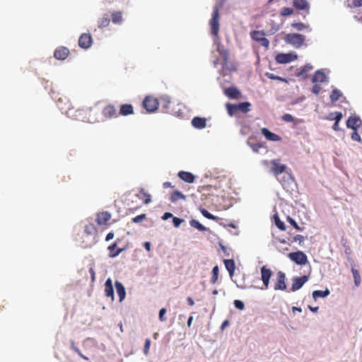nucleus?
Returning a JSON list of instances; mask_svg holds the SVG:
<instances>
[{
    "label": "nucleus",
    "mask_w": 362,
    "mask_h": 362,
    "mask_svg": "<svg viewBox=\"0 0 362 362\" xmlns=\"http://www.w3.org/2000/svg\"><path fill=\"white\" fill-rule=\"evenodd\" d=\"M209 25L211 34L217 37L219 32V8L218 6L214 7L212 16L209 21Z\"/></svg>",
    "instance_id": "f257e3e1"
},
{
    "label": "nucleus",
    "mask_w": 362,
    "mask_h": 362,
    "mask_svg": "<svg viewBox=\"0 0 362 362\" xmlns=\"http://www.w3.org/2000/svg\"><path fill=\"white\" fill-rule=\"evenodd\" d=\"M284 40L286 43L293 45L296 48L301 47L305 42V36L298 33L287 34Z\"/></svg>",
    "instance_id": "f03ea898"
},
{
    "label": "nucleus",
    "mask_w": 362,
    "mask_h": 362,
    "mask_svg": "<svg viewBox=\"0 0 362 362\" xmlns=\"http://www.w3.org/2000/svg\"><path fill=\"white\" fill-rule=\"evenodd\" d=\"M142 105L146 112L151 113L157 110L159 101L157 98L152 96H146L143 100Z\"/></svg>",
    "instance_id": "7ed1b4c3"
},
{
    "label": "nucleus",
    "mask_w": 362,
    "mask_h": 362,
    "mask_svg": "<svg viewBox=\"0 0 362 362\" xmlns=\"http://www.w3.org/2000/svg\"><path fill=\"white\" fill-rule=\"evenodd\" d=\"M264 35L265 33L262 30H253L250 33V36L252 40L258 42L260 45L266 49H268L269 46V40L266 38Z\"/></svg>",
    "instance_id": "20e7f679"
},
{
    "label": "nucleus",
    "mask_w": 362,
    "mask_h": 362,
    "mask_svg": "<svg viewBox=\"0 0 362 362\" xmlns=\"http://www.w3.org/2000/svg\"><path fill=\"white\" fill-rule=\"evenodd\" d=\"M290 259L297 264L304 265L308 263V257L302 251H297L288 254Z\"/></svg>",
    "instance_id": "39448f33"
},
{
    "label": "nucleus",
    "mask_w": 362,
    "mask_h": 362,
    "mask_svg": "<svg viewBox=\"0 0 362 362\" xmlns=\"http://www.w3.org/2000/svg\"><path fill=\"white\" fill-rule=\"evenodd\" d=\"M274 289L275 291H285L286 289V274L281 271L276 273V280L274 283Z\"/></svg>",
    "instance_id": "423d86ee"
},
{
    "label": "nucleus",
    "mask_w": 362,
    "mask_h": 362,
    "mask_svg": "<svg viewBox=\"0 0 362 362\" xmlns=\"http://www.w3.org/2000/svg\"><path fill=\"white\" fill-rule=\"evenodd\" d=\"M272 276V272L266 266L261 267V279L262 281L264 287L262 289H267L269 285V281Z\"/></svg>",
    "instance_id": "0eeeda50"
},
{
    "label": "nucleus",
    "mask_w": 362,
    "mask_h": 362,
    "mask_svg": "<svg viewBox=\"0 0 362 362\" xmlns=\"http://www.w3.org/2000/svg\"><path fill=\"white\" fill-rule=\"evenodd\" d=\"M270 163L272 165L271 172L276 177L284 173L286 169V165L284 164H281L279 160L277 159L272 160Z\"/></svg>",
    "instance_id": "6e6552de"
},
{
    "label": "nucleus",
    "mask_w": 362,
    "mask_h": 362,
    "mask_svg": "<svg viewBox=\"0 0 362 362\" xmlns=\"http://www.w3.org/2000/svg\"><path fill=\"white\" fill-rule=\"evenodd\" d=\"M93 43V38L90 33H83L78 39V45L83 49L89 48Z\"/></svg>",
    "instance_id": "1a4fd4ad"
},
{
    "label": "nucleus",
    "mask_w": 362,
    "mask_h": 362,
    "mask_svg": "<svg viewBox=\"0 0 362 362\" xmlns=\"http://www.w3.org/2000/svg\"><path fill=\"white\" fill-rule=\"evenodd\" d=\"M103 116L105 119H111L117 116V110L113 105L109 104L104 107L102 110Z\"/></svg>",
    "instance_id": "9d476101"
},
{
    "label": "nucleus",
    "mask_w": 362,
    "mask_h": 362,
    "mask_svg": "<svg viewBox=\"0 0 362 362\" xmlns=\"http://www.w3.org/2000/svg\"><path fill=\"white\" fill-rule=\"evenodd\" d=\"M308 279L309 276L307 275L294 278L291 285V290L293 291H296L300 289L303 286V284L308 281Z\"/></svg>",
    "instance_id": "9b49d317"
},
{
    "label": "nucleus",
    "mask_w": 362,
    "mask_h": 362,
    "mask_svg": "<svg viewBox=\"0 0 362 362\" xmlns=\"http://www.w3.org/2000/svg\"><path fill=\"white\" fill-rule=\"evenodd\" d=\"M297 59V55L293 54H279L276 57V61L279 64H286Z\"/></svg>",
    "instance_id": "f8f14e48"
},
{
    "label": "nucleus",
    "mask_w": 362,
    "mask_h": 362,
    "mask_svg": "<svg viewBox=\"0 0 362 362\" xmlns=\"http://www.w3.org/2000/svg\"><path fill=\"white\" fill-rule=\"evenodd\" d=\"M69 54V50L65 47H57L54 53V57L59 60H64Z\"/></svg>",
    "instance_id": "ddd939ff"
},
{
    "label": "nucleus",
    "mask_w": 362,
    "mask_h": 362,
    "mask_svg": "<svg viewBox=\"0 0 362 362\" xmlns=\"http://www.w3.org/2000/svg\"><path fill=\"white\" fill-rule=\"evenodd\" d=\"M229 58V52L228 51L222 52L221 54H219V57L216 58L213 64L214 66H216L218 64H221L223 67L227 66Z\"/></svg>",
    "instance_id": "4468645a"
},
{
    "label": "nucleus",
    "mask_w": 362,
    "mask_h": 362,
    "mask_svg": "<svg viewBox=\"0 0 362 362\" xmlns=\"http://www.w3.org/2000/svg\"><path fill=\"white\" fill-rule=\"evenodd\" d=\"M111 214L107 211H103L98 213L97 215V223L100 226L106 225L107 223L110 220Z\"/></svg>",
    "instance_id": "2eb2a0df"
},
{
    "label": "nucleus",
    "mask_w": 362,
    "mask_h": 362,
    "mask_svg": "<svg viewBox=\"0 0 362 362\" xmlns=\"http://www.w3.org/2000/svg\"><path fill=\"white\" fill-rule=\"evenodd\" d=\"M119 240H117L115 243H113L112 245L108 246L107 250H109V257L114 258L119 255L122 251L124 250V248H118L117 247V243Z\"/></svg>",
    "instance_id": "dca6fc26"
},
{
    "label": "nucleus",
    "mask_w": 362,
    "mask_h": 362,
    "mask_svg": "<svg viewBox=\"0 0 362 362\" xmlns=\"http://www.w3.org/2000/svg\"><path fill=\"white\" fill-rule=\"evenodd\" d=\"M293 6L297 9L300 11H309L310 4L307 0H293Z\"/></svg>",
    "instance_id": "f3484780"
},
{
    "label": "nucleus",
    "mask_w": 362,
    "mask_h": 362,
    "mask_svg": "<svg viewBox=\"0 0 362 362\" xmlns=\"http://www.w3.org/2000/svg\"><path fill=\"white\" fill-rule=\"evenodd\" d=\"M261 132L265 136V138L269 141H279L281 139L279 135L271 132L268 129H267L265 127H264L261 129Z\"/></svg>",
    "instance_id": "a211bd4d"
},
{
    "label": "nucleus",
    "mask_w": 362,
    "mask_h": 362,
    "mask_svg": "<svg viewBox=\"0 0 362 362\" xmlns=\"http://www.w3.org/2000/svg\"><path fill=\"white\" fill-rule=\"evenodd\" d=\"M105 294L107 297L114 300V289L111 279H107L105 283Z\"/></svg>",
    "instance_id": "6ab92c4d"
},
{
    "label": "nucleus",
    "mask_w": 362,
    "mask_h": 362,
    "mask_svg": "<svg viewBox=\"0 0 362 362\" xmlns=\"http://www.w3.org/2000/svg\"><path fill=\"white\" fill-rule=\"evenodd\" d=\"M178 177L187 183H193L195 180V177L192 173L186 171H180L178 173Z\"/></svg>",
    "instance_id": "aec40b11"
},
{
    "label": "nucleus",
    "mask_w": 362,
    "mask_h": 362,
    "mask_svg": "<svg viewBox=\"0 0 362 362\" xmlns=\"http://www.w3.org/2000/svg\"><path fill=\"white\" fill-rule=\"evenodd\" d=\"M192 125L199 129H204L206 125V120L205 118L195 117L192 120Z\"/></svg>",
    "instance_id": "412c9836"
},
{
    "label": "nucleus",
    "mask_w": 362,
    "mask_h": 362,
    "mask_svg": "<svg viewBox=\"0 0 362 362\" xmlns=\"http://www.w3.org/2000/svg\"><path fill=\"white\" fill-rule=\"evenodd\" d=\"M360 124L361 120L356 117H350L346 121V127L352 129L353 130H356L360 126Z\"/></svg>",
    "instance_id": "4be33fe9"
},
{
    "label": "nucleus",
    "mask_w": 362,
    "mask_h": 362,
    "mask_svg": "<svg viewBox=\"0 0 362 362\" xmlns=\"http://www.w3.org/2000/svg\"><path fill=\"white\" fill-rule=\"evenodd\" d=\"M119 114L122 116H127L134 114V107L130 104H123L120 106Z\"/></svg>",
    "instance_id": "5701e85b"
},
{
    "label": "nucleus",
    "mask_w": 362,
    "mask_h": 362,
    "mask_svg": "<svg viewBox=\"0 0 362 362\" xmlns=\"http://www.w3.org/2000/svg\"><path fill=\"white\" fill-rule=\"evenodd\" d=\"M136 197L143 200L144 204H148L151 202V197L148 192L145 191L144 188L139 189V194H136Z\"/></svg>",
    "instance_id": "b1692460"
},
{
    "label": "nucleus",
    "mask_w": 362,
    "mask_h": 362,
    "mask_svg": "<svg viewBox=\"0 0 362 362\" xmlns=\"http://www.w3.org/2000/svg\"><path fill=\"white\" fill-rule=\"evenodd\" d=\"M327 81V76L325 75V74L321 71V70H317L315 71L313 78H312V81L313 83H323L325 81Z\"/></svg>",
    "instance_id": "393cba45"
},
{
    "label": "nucleus",
    "mask_w": 362,
    "mask_h": 362,
    "mask_svg": "<svg viewBox=\"0 0 362 362\" xmlns=\"http://www.w3.org/2000/svg\"><path fill=\"white\" fill-rule=\"evenodd\" d=\"M115 287L117 293L119 296V301L122 302L126 296L125 288L122 284L118 281L115 282Z\"/></svg>",
    "instance_id": "a878e982"
},
{
    "label": "nucleus",
    "mask_w": 362,
    "mask_h": 362,
    "mask_svg": "<svg viewBox=\"0 0 362 362\" xmlns=\"http://www.w3.org/2000/svg\"><path fill=\"white\" fill-rule=\"evenodd\" d=\"M225 94L230 98H238L240 95L239 90L235 87H229L225 90Z\"/></svg>",
    "instance_id": "bb28decb"
},
{
    "label": "nucleus",
    "mask_w": 362,
    "mask_h": 362,
    "mask_svg": "<svg viewBox=\"0 0 362 362\" xmlns=\"http://www.w3.org/2000/svg\"><path fill=\"white\" fill-rule=\"evenodd\" d=\"M224 264L228 270L230 276L232 277L234 275L235 269V264L233 259H225L224 260Z\"/></svg>",
    "instance_id": "cd10ccee"
},
{
    "label": "nucleus",
    "mask_w": 362,
    "mask_h": 362,
    "mask_svg": "<svg viewBox=\"0 0 362 362\" xmlns=\"http://www.w3.org/2000/svg\"><path fill=\"white\" fill-rule=\"evenodd\" d=\"M237 105V113L241 112L243 113H247L250 110L251 104L249 102H243Z\"/></svg>",
    "instance_id": "c85d7f7f"
},
{
    "label": "nucleus",
    "mask_w": 362,
    "mask_h": 362,
    "mask_svg": "<svg viewBox=\"0 0 362 362\" xmlns=\"http://www.w3.org/2000/svg\"><path fill=\"white\" fill-rule=\"evenodd\" d=\"M313 69V66L310 64H305L304 66L302 67L300 71L298 73V76H302L303 78H305L308 77V73L312 71Z\"/></svg>",
    "instance_id": "c756f323"
},
{
    "label": "nucleus",
    "mask_w": 362,
    "mask_h": 362,
    "mask_svg": "<svg viewBox=\"0 0 362 362\" xmlns=\"http://www.w3.org/2000/svg\"><path fill=\"white\" fill-rule=\"evenodd\" d=\"M330 293L329 289L326 288L325 291H314L313 292V298L316 300L318 298H325Z\"/></svg>",
    "instance_id": "7c9ffc66"
},
{
    "label": "nucleus",
    "mask_w": 362,
    "mask_h": 362,
    "mask_svg": "<svg viewBox=\"0 0 362 362\" xmlns=\"http://www.w3.org/2000/svg\"><path fill=\"white\" fill-rule=\"evenodd\" d=\"M110 21V20L108 14H105L98 21V28H106L107 26L109 25Z\"/></svg>",
    "instance_id": "2f4dec72"
},
{
    "label": "nucleus",
    "mask_w": 362,
    "mask_h": 362,
    "mask_svg": "<svg viewBox=\"0 0 362 362\" xmlns=\"http://www.w3.org/2000/svg\"><path fill=\"white\" fill-rule=\"evenodd\" d=\"M170 99L168 96H162L160 98L159 104H160L162 107L166 110H168L170 108Z\"/></svg>",
    "instance_id": "473e14b6"
},
{
    "label": "nucleus",
    "mask_w": 362,
    "mask_h": 362,
    "mask_svg": "<svg viewBox=\"0 0 362 362\" xmlns=\"http://www.w3.org/2000/svg\"><path fill=\"white\" fill-rule=\"evenodd\" d=\"M84 232L88 235H94L96 233L97 229L93 223H90L85 226Z\"/></svg>",
    "instance_id": "72a5a7b5"
},
{
    "label": "nucleus",
    "mask_w": 362,
    "mask_h": 362,
    "mask_svg": "<svg viewBox=\"0 0 362 362\" xmlns=\"http://www.w3.org/2000/svg\"><path fill=\"white\" fill-rule=\"evenodd\" d=\"M179 199H185V196L179 191L173 192L170 197V201L172 202H176Z\"/></svg>",
    "instance_id": "f704fd0d"
},
{
    "label": "nucleus",
    "mask_w": 362,
    "mask_h": 362,
    "mask_svg": "<svg viewBox=\"0 0 362 362\" xmlns=\"http://www.w3.org/2000/svg\"><path fill=\"white\" fill-rule=\"evenodd\" d=\"M190 226L200 231H206V228L201 224L198 221L192 219L189 221Z\"/></svg>",
    "instance_id": "c9c22d12"
},
{
    "label": "nucleus",
    "mask_w": 362,
    "mask_h": 362,
    "mask_svg": "<svg viewBox=\"0 0 362 362\" xmlns=\"http://www.w3.org/2000/svg\"><path fill=\"white\" fill-rule=\"evenodd\" d=\"M341 95H342V94L340 90H339L338 89H334L332 91L331 95H330L331 102L332 103L337 102L341 98Z\"/></svg>",
    "instance_id": "e433bc0d"
},
{
    "label": "nucleus",
    "mask_w": 362,
    "mask_h": 362,
    "mask_svg": "<svg viewBox=\"0 0 362 362\" xmlns=\"http://www.w3.org/2000/svg\"><path fill=\"white\" fill-rule=\"evenodd\" d=\"M112 21L114 23H120L122 21V13L120 11H115L112 13Z\"/></svg>",
    "instance_id": "4c0bfd02"
},
{
    "label": "nucleus",
    "mask_w": 362,
    "mask_h": 362,
    "mask_svg": "<svg viewBox=\"0 0 362 362\" xmlns=\"http://www.w3.org/2000/svg\"><path fill=\"white\" fill-rule=\"evenodd\" d=\"M201 214L206 218L213 220V221H218L219 219L218 217L214 216L211 213H209L206 209H200Z\"/></svg>",
    "instance_id": "58836bf2"
},
{
    "label": "nucleus",
    "mask_w": 362,
    "mask_h": 362,
    "mask_svg": "<svg viewBox=\"0 0 362 362\" xmlns=\"http://www.w3.org/2000/svg\"><path fill=\"white\" fill-rule=\"evenodd\" d=\"M227 112L230 116H233L237 114V105L236 104H226Z\"/></svg>",
    "instance_id": "ea45409f"
},
{
    "label": "nucleus",
    "mask_w": 362,
    "mask_h": 362,
    "mask_svg": "<svg viewBox=\"0 0 362 362\" xmlns=\"http://www.w3.org/2000/svg\"><path fill=\"white\" fill-rule=\"evenodd\" d=\"M218 267L216 265L212 269V276L210 281L212 284H214L217 282L218 278Z\"/></svg>",
    "instance_id": "a19ab883"
},
{
    "label": "nucleus",
    "mask_w": 362,
    "mask_h": 362,
    "mask_svg": "<svg viewBox=\"0 0 362 362\" xmlns=\"http://www.w3.org/2000/svg\"><path fill=\"white\" fill-rule=\"evenodd\" d=\"M351 272H352L353 276H354V279L355 285L356 286H358L359 284H361L360 273H359V272L357 269H356L354 268L351 269Z\"/></svg>",
    "instance_id": "79ce46f5"
},
{
    "label": "nucleus",
    "mask_w": 362,
    "mask_h": 362,
    "mask_svg": "<svg viewBox=\"0 0 362 362\" xmlns=\"http://www.w3.org/2000/svg\"><path fill=\"white\" fill-rule=\"evenodd\" d=\"M274 218L275 224H276V227L281 230H286L285 224L283 221H281L280 220L278 215H274Z\"/></svg>",
    "instance_id": "37998d69"
},
{
    "label": "nucleus",
    "mask_w": 362,
    "mask_h": 362,
    "mask_svg": "<svg viewBox=\"0 0 362 362\" xmlns=\"http://www.w3.org/2000/svg\"><path fill=\"white\" fill-rule=\"evenodd\" d=\"M294 13V10L290 7H284L281 8L280 11V15L281 16H288L292 15Z\"/></svg>",
    "instance_id": "c03bdc74"
},
{
    "label": "nucleus",
    "mask_w": 362,
    "mask_h": 362,
    "mask_svg": "<svg viewBox=\"0 0 362 362\" xmlns=\"http://www.w3.org/2000/svg\"><path fill=\"white\" fill-rule=\"evenodd\" d=\"M265 76L269 78V79H272V80H277V81H282V82H287V80L284 78H282L281 76H276L274 75V74L272 73H269V72H267L265 74Z\"/></svg>",
    "instance_id": "a18cd8bd"
},
{
    "label": "nucleus",
    "mask_w": 362,
    "mask_h": 362,
    "mask_svg": "<svg viewBox=\"0 0 362 362\" xmlns=\"http://www.w3.org/2000/svg\"><path fill=\"white\" fill-rule=\"evenodd\" d=\"M291 27L297 30H303L308 28V25L303 23H293L291 24Z\"/></svg>",
    "instance_id": "49530a36"
},
{
    "label": "nucleus",
    "mask_w": 362,
    "mask_h": 362,
    "mask_svg": "<svg viewBox=\"0 0 362 362\" xmlns=\"http://www.w3.org/2000/svg\"><path fill=\"white\" fill-rule=\"evenodd\" d=\"M287 221L297 230L302 231L303 230L304 228H301L298 226V224L296 223V221L293 219L291 217L288 216L287 217Z\"/></svg>",
    "instance_id": "de8ad7c7"
},
{
    "label": "nucleus",
    "mask_w": 362,
    "mask_h": 362,
    "mask_svg": "<svg viewBox=\"0 0 362 362\" xmlns=\"http://www.w3.org/2000/svg\"><path fill=\"white\" fill-rule=\"evenodd\" d=\"M151 339H146L145 341L144 346V353L146 356H147L149 353V349L151 346Z\"/></svg>",
    "instance_id": "09e8293b"
},
{
    "label": "nucleus",
    "mask_w": 362,
    "mask_h": 362,
    "mask_svg": "<svg viewBox=\"0 0 362 362\" xmlns=\"http://www.w3.org/2000/svg\"><path fill=\"white\" fill-rule=\"evenodd\" d=\"M146 214H142L138 215V216H135L134 218H133L132 221L135 223H138L139 222H141L144 219H146Z\"/></svg>",
    "instance_id": "8fccbe9b"
},
{
    "label": "nucleus",
    "mask_w": 362,
    "mask_h": 362,
    "mask_svg": "<svg viewBox=\"0 0 362 362\" xmlns=\"http://www.w3.org/2000/svg\"><path fill=\"white\" fill-rule=\"evenodd\" d=\"M305 241L304 236L301 235H296L295 237H293V242H298L300 245L303 243Z\"/></svg>",
    "instance_id": "3c124183"
},
{
    "label": "nucleus",
    "mask_w": 362,
    "mask_h": 362,
    "mask_svg": "<svg viewBox=\"0 0 362 362\" xmlns=\"http://www.w3.org/2000/svg\"><path fill=\"white\" fill-rule=\"evenodd\" d=\"M282 119L286 122H292L294 121L293 117L290 114H285L282 116Z\"/></svg>",
    "instance_id": "603ef678"
},
{
    "label": "nucleus",
    "mask_w": 362,
    "mask_h": 362,
    "mask_svg": "<svg viewBox=\"0 0 362 362\" xmlns=\"http://www.w3.org/2000/svg\"><path fill=\"white\" fill-rule=\"evenodd\" d=\"M184 221L183 219L177 218V217H173V225L175 228H177L180 226V224Z\"/></svg>",
    "instance_id": "864d4df0"
},
{
    "label": "nucleus",
    "mask_w": 362,
    "mask_h": 362,
    "mask_svg": "<svg viewBox=\"0 0 362 362\" xmlns=\"http://www.w3.org/2000/svg\"><path fill=\"white\" fill-rule=\"evenodd\" d=\"M351 137L354 141H361V136L357 132V129L354 130V132L351 133Z\"/></svg>",
    "instance_id": "5fc2aeb1"
},
{
    "label": "nucleus",
    "mask_w": 362,
    "mask_h": 362,
    "mask_svg": "<svg viewBox=\"0 0 362 362\" xmlns=\"http://www.w3.org/2000/svg\"><path fill=\"white\" fill-rule=\"evenodd\" d=\"M165 313H166L165 308H161L159 311V320L161 322H164L166 320V317H165Z\"/></svg>",
    "instance_id": "6e6d98bb"
},
{
    "label": "nucleus",
    "mask_w": 362,
    "mask_h": 362,
    "mask_svg": "<svg viewBox=\"0 0 362 362\" xmlns=\"http://www.w3.org/2000/svg\"><path fill=\"white\" fill-rule=\"evenodd\" d=\"M234 305H235V308L239 310H243L245 308L244 303L241 300H235L234 301Z\"/></svg>",
    "instance_id": "4d7b16f0"
},
{
    "label": "nucleus",
    "mask_w": 362,
    "mask_h": 362,
    "mask_svg": "<svg viewBox=\"0 0 362 362\" xmlns=\"http://www.w3.org/2000/svg\"><path fill=\"white\" fill-rule=\"evenodd\" d=\"M217 52L221 54L222 52H227L228 50L221 43H218L216 46Z\"/></svg>",
    "instance_id": "13d9d810"
},
{
    "label": "nucleus",
    "mask_w": 362,
    "mask_h": 362,
    "mask_svg": "<svg viewBox=\"0 0 362 362\" xmlns=\"http://www.w3.org/2000/svg\"><path fill=\"white\" fill-rule=\"evenodd\" d=\"M321 86L318 84H315L312 88V92L315 95H318L320 92Z\"/></svg>",
    "instance_id": "bf43d9fd"
},
{
    "label": "nucleus",
    "mask_w": 362,
    "mask_h": 362,
    "mask_svg": "<svg viewBox=\"0 0 362 362\" xmlns=\"http://www.w3.org/2000/svg\"><path fill=\"white\" fill-rule=\"evenodd\" d=\"M249 145L252 148V150L256 152H257L260 148H262V145L260 144H250Z\"/></svg>",
    "instance_id": "052dcab7"
},
{
    "label": "nucleus",
    "mask_w": 362,
    "mask_h": 362,
    "mask_svg": "<svg viewBox=\"0 0 362 362\" xmlns=\"http://www.w3.org/2000/svg\"><path fill=\"white\" fill-rule=\"evenodd\" d=\"M74 351L78 354V356L84 360H88V358L84 356L78 348H74Z\"/></svg>",
    "instance_id": "680f3d73"
},
{
    "label": "nucleus",
    "mask_w": 362,
    "mask_h": 362,
    "mask_svg": "<svg viewBox=\"0 0 362 362\" xmlns=\"http://www.w3.org/2000/svg\"><path fill=\"white\" fill-rule=\"evenodd\" d=\"M352 4L354 7L362 6V0H353Z\"/></svg>",
    "instance_id": "e2e57ef3"
},
{
    "label": "nucleus",
    "mask_w": 362,
    "mask_h": 362,
    "mask_svg": "<svg viewBox=\"0 0 362 362\" xmlns=\"http://www.w3.org/2000/svg\"><path fill=\"white\" fill-rule=\"evenodd\" d=\"M335 115H336V116L334 117L335 122H339V121L341 119V118L343 117L341 112H335Z\"/></svg>",
    "instance_id": "0e129e2a"
},
{
    "label": "nucleus",
    "mask_w": 362,
    "mask_h": 362,
    "mask_svg": "<svg viewBox=\"0 0 362 362\" xmlns=\"http://www.w3.org/2000/svg\"><path fill=\"white\" fill-rule=\"evenodd\" d=\"M172 217H173V214H172L171 213H170V212H165V213L163 215L162 218H163V220H167V219H168V218H172Z\"/></svg>",
    "instance_id": "69168bd1"
},
{
    "label": "nucleus",
    "mask_w": 362,
    "mask_h": 362,
    "mask_svg": "<svg viewBox=\"0 0 362 362\" xmlns=\"http://www.w3.org/2000/svg\"><path fill=\"white\" fill-rule=\"evenodd\" d=\"M113 238H114V233L113 232H110L106 235L105 240L106 241H109V240H112Z\"/></svg>",
    "instance_id": "338daca9"
},
{
    "label": "nucleus",
    "mask_w": 362,
    "mask_h": 362,
    "mask_svg": "<svg viewBox=\"0 0 362 362\" xmlns=\"http://www.w3.org/2000/svg\"><path fill=\"white\" fill-rule=\"evenodd\" d=\"M89 272L90 273V275H91V280H92V281H94L95 279V273L92 267L90 268Z\"/></svg>",
    "instance_id": "774afa93"
}]
</instances>
